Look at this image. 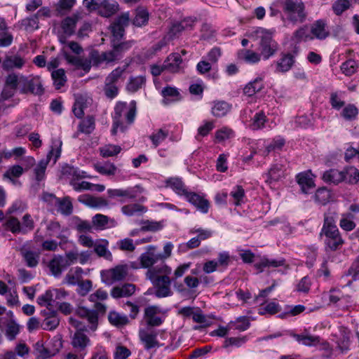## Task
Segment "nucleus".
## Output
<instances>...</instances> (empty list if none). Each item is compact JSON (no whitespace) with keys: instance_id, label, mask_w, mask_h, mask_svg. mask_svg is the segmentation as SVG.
Masks as SVG:
<instances>
[{"instance_id":"1","label":"nucleus","mask_w":359,"mask_h":359,"mask_svg":"<svg viewBox=\"0 0 359 359\" xmlns=\"http://www.w3.org/2000/svg\"><path fill=\"white\" fill-rule=\"evenodd\" d=\"M110 43L111 49L109 50L100 53L97 50H93L90 52V58L93 65L98 66L103 62L109 64L121 60L123 54L132 48L135 41L134 40L111 41Z\"/></svg>"},{"instance_id":"2","label":"nucleus","mask_w":359,"mask_h":359,"mask_svg":"<svg viewBox=\"0 0 359 359\" xmlns=\"http://www.w3.org/2000/svg\"><path fill=\"white\" fill-rule=\"evenodd\" d=\"M283 10L286 19L292 25L303 23L306 19L307 13L302 1L283 0Z\"/></svg>"},{"instance_id":"3","label":"nucleus","mask_w":359,"mask_h":359,"mask_svg":"<svg viewBox=\"0 0 359 359\" xmlns=\"http://www.w3.org/2000/svg\"><path fill=\"white\" fill-rule=\"evenodd\" d=\"M62 142L55 141L53 142L51 150L48 153L46 158L41 159L34 168L36 180L41 181L45 176V172L51 158L54 156L53 163H55L61 154Z\"/></svg>"},{"instance_id":"4","label":"nucleus","mask_w":359,"mask_h":359,"mask_svg":"<svg viewBox=\"0 0 359 359\" xmlns=\"http://www.w3.org/2000/svg\"><path fill=\"white\" fill-rule=\"evenodd\" d=\"M20 92L22 94L32 93L41 95L43 94L44 89L39 76L20 75Z\"/></svg>"},{"instance_id":"5","label":"nucleus","mask_w":359,"mask_h":359,"mask_svg":"<svg viewBox=\"0 0 359 359\" xmlns=\"http://www.w3.org/2000/svg\"><path fill=\"white\" fill-rule=\"evenodd\" d=\"M325 236L324 241L326 249L329 251H337L340 249L344 243V240L338 229H333L329 230L321 231L320 236Z\"/></svg>"},{"instance_id":"6","label":"nucleus","mask_w":359,"mask_h":359,"mask_svg":"<svg viewBox=\"0 0 359 359\" xmlns=\"http://www.w3.org/2000/svg\"><path fill=\"white\" fill-rule=\"evenodd\" d=\"M128 13H124L118 16L109 26L111 33V41H121L125 35V28L129 25Z\"/></svg>"},{"instance_id":"7","label":"nucleus","mask_w":359,"mask_h":359,"mask_svg":"<svg viewBox=\"0 0 359 359\" xmlns=\"http://www.w3.org/2000/svg\"><path fill=\"white\" fill-rule=\"evenodd\" d=\"M128 273V267L124 265H118L108 271L101 273L102 281L108 285H112L114 282L121 281L125 279Z\"/></svg>"},{"instance_id":"8","label":"nucleus","mask_w":359,"mask_h":359,"mask_svg":"<svg viewBox=\"0 0 359 359\" xmlns=\"http://www.w3.org/2000/svg\"><path fill=\"white\" fill-rule=\"evenodd\" d=\"M156 289L155 295L158 298L170 297L172 294L170 289L172 280L168 276H161L150 280Z\"/></svg>"},{"instance_id":"9","label":"nucleus","mask_w":359,"mask_h":359,"mask_svg":"<svg viewBox=\"0 0 359 359\" xmlns=\"http://www.w3.org/2000/svg\"><path fill=\"white\" fill-rule=\"evenodd\" d=\"M260 55L264 60H268L278 50V43L269 34L261 36L259 42Z\"/></svg>"},{"instance_id":"10","label":"nucleus","mask_w":359,"mask_h":359,"mask_svg":"<svg viewBox=\"0 0 359 359\" xmlns=\"http://www.w3.org/2000/svg\"><path fill=\"white\" fill-rule=\"evenodd\" d=\"M158 332L151 327L141 329L139 332V337L146 350L160 346L157 339Z\"/></svg>"},{"instance_id":"11","label":"nucleus","mask_w":359,"mask_h":359,"mask_svg":"<svg viewBox=\"0 0 359 359\" xmlns=\"http://www.w3.org/2000/svg\"><path fill=\"white\" fill-rule=\"evenodd\" d=\"M311 34L319 40H324L330 36L326 21L323 19L315 21L311 27Z\"/></svg>"},{"instance_id":"12","label":"nucleus","mask_w":359,"mask_h":359,"mask_svg":"<svg viewBox=\"0 0 359 359\" xmlns=\"http://www.w3.org/2000/svg\"><path fill=\"white\" fill-rule=\"evenodd\" d=\"M48 266L53 276L59 277L61 276L62 271L69 266V264L64 257L55 255L49 262Z\"/></svg>"},{"instance_id":"13","label":"nucleus","mask_w":359,"mask_h":359,"mask_svg":"<svg viewBox=\"0 0 359 359\" xmlns=\"http://www.w3.org/2000/svg\"><path fill=\"white\" fill-rule=\"evenodd\" d=\"M25 64V60L20 55H6L1 67L5 71H11L14 69H21Z\"/></svg>"},{"instance_id":"14","label":"nucleus","mask_w":359,"mask_h":359,"mask_svg":"<svg viewBox=\"0 0 359 359\" xmlns=\"http://www.w3.org/2000/svg\"><path fill=\"white\" fill-rule=\"evenodd\" d=\"M135 290L136 286L134 284L124 283L114 287L111 290L110 294L114 299L129 297L135 292Z\"/></svg>"},{"instance_id":"15","label":"nucleus","mask_w":359,"mask_h":359,"mask_svg":"<svg viewBox=\"0 0 359 359\" xmlns=\"http://www.w3.org/2000/svg\"><path fill=\"white\" fill-rule=\"evenodd\" d=\"M185 198L201 212L207 213L208 212L210 205L208 201L198 194L189 191Z\"/></svg>"},{"instance_id":"16","label":"nucleus","mask_w":359,"mask_h":359,"mask_svg":"<svg viewBox=\"0 0 359 359\" xmlns=\"http://www.w3.org/2000/svg\"><path fill=\"white\" fill-rule=\"evenodd\" d=\"M182 59L179 53L170 54L163 62V67L170 73H177L180 70Z\"/></svg>"},{"instance_id":"17","label":"nucleus","mask_w":359,"mask_h":359,"mask_svg":"<svg viewBox=\"0 0 359 359\" xmlns=\"http://www.w3.org/2000/svg\"><path fill=\"white\" fill-rule=\"evenodd\" d=\"M171 273V268L163 262L160 265L149 269L146 273V276L149 280H153L161 276H169Z\"/></svg>"},{"instance_id":"18","label":"nucleus","mask_w":359,"mask_h":359,"mask_svg":"<svg viewBox=\"0 0 359 359\" xmlns=\"http://www.w3.org/2000/svg\"><path fill=\"white\" fill-rule=\"evenodd\" d=\"M149 250H155L154 246H149ZM162 259L161 254H155L150 250L143 253L140 256V264L142 267L150 269L158 260Z\"/></svg>"},{"instance_id":"19","label":"nucleus","mask_w":359,"mask_h":359,"mask_svg":"<svg viewBox=\"0 0 359 359\" xmlns=\"http://www.w3.org/2000/svg\"><path fill=\"white\" fill-rule=\"evenodd\" d=\"M97 13L103 17H110L118 10V4L115 2H110L109 0L100 1L99 7H97Z\"/></svg>"},{"instance_id":"20","label":"nucleus","mask_w":359,"mask_h":359,"mask_svg":"<svg viewBox=\"0 0 359 359\" xmlns=\"http://www.w3.org/2000/svg\"><path fill=\"white\" fill-rule=\"evenodd\" d=\"M92 222L97 229H104L116 226L117 223L114 219H110L107 216L97 214L92 218Z\"/></svg>"},{"instance_id":"21","label":"nucleus","mask_w":359,"mask_h":359,"mask_svg":"<svg viewBox=\"0 0 359 359\" xmlns=\"http://www.w3.org/2000/svg\"><path fill=\"white\" fill-rule=\"evenodd\" d=\"M344 171H339L337 169H330L325 171L323 175V180L327 183L337 184L344 180Z\"/></svg>"},{"instance_id":"22","label":"nucleus","mask_w":359,"mask_h":359,"mask_svg":"<svg viewBox=\"0 0 359 359\" xmlns=\"http://www.w3.org/2000/svg\"><path fill=\"white\" fill-rule=\"evenodd\" d=\"M20 252L28 267L34 268L38 265L40 257L39 252L22 248Z\"/></svg>"},{"instance_id":"23","label":"nucleus","mask_w":359,"mask_h":359,"mask_svg":"<svg viewBox=\"0 0 359 359\" xmlns=\"http://www.w3.org/2000/svg\"><path fill=\"white\" fill-rule=\"evenodd\" d=\"M161 95L163 97V103L169 104L171 102L181 100V95L177 88L171 86H166L163 88Z\"/></svg>"},{"instance_id":"24","label":"nucleus","mask_w":359,"mask_h":359,"mask_svg":"<svg viewBox=\"0 0 359 359\" xmlns=\"http://www.w3.org/2000/svg\"><path fill=\"white\" fill-rule=\"evenodd\" d=\"M55 205L57 207V211L65 216L70 215L73 212V205L69 196L56 199Z\"/></svg>"},{"instance_id":"25","label":"nucleus","mask_w":359,"mask_h":359,"mask_svg":"<svg viewBox=\"0 0 359 359\" xmlns=\"http://www.w3.org/2000/svg\"><path fill=\"white\" fill-rule=\"evenodd\" d=\"M83 272V270L81 267L71 269L66 274L64 283L72 285H77L82 278Z\"/></svg>"},{"instance_id":"26","label":"nucleus","mask_w":359,"mask_h":359,"mask_svg":"<svg viewBox=\"0 0 359 359\" xmlns=\"http://www.w3.org/2000/svg\"><path fill=\"white\" fill-rule=\"evenodd\" d=\"M297 182L301 187L302 191L308 194L309 190L315 187L314 182L306 172H302L297 176Z\"/></svg>"},{"instance_id":"27","label":"nucleus","mask_w":359,"mask_h":359,"mask_svg":"<svg viewBox=\"0 0 359 359\" xmlns=\"http://www.w3.org/2000/svg\"><path fill=\"white\" fill-rule=\"evenodd\" d=\"M285 259L283 258L280 259H268L264 257L259 263H257L255 265V266L262 272L263 271V268L264 267H273L276 268L281 266L285 265Z\"/></svg>"},{"instance_id":"28","label":"nucleus","mask_w":359,"mask_h":359,"mask_svg":"<svg viewBox=\"0 0 359 359\" xmlns=\"http://www.w3.org/2000/svg\"><path fill=\"white\" fill-rule=\"evenodd\" d=\"M314 36H312L308 32V27L304 25L298 28L292 34L291 40L295 43H299L302 41H306L308 40H313Z\"/></svg>"},{"instance_id":"29","label":"nucleus","mask_w":359,"mask_h":359,"mask_svg":"<svg viewBox=\"0 0 359 359\" xmlns=\"http://www.w3.org/2000/svg\"><path fill=\"white\" fill-rule=\"evenodd\" d=\"M34 353L37 358L46 359L55 354V351H51L45 347L43 341H38L34 344Z\"/></svg>"},{"instance_id":"30","label":"nucleus","mask_w":359,"mask_h":359,"mask_svg":"<svg viewBox=\"0 0 359 359\" xmlns=\"http://www.w3.org/2000/svg\"><path fill=\"white\" fill-rule=\"evenodd\" d=\"M294 62V57L291 54H283L280 60L277 62L276 69L278 72H286L291 69Z\"/></svg>"},{"instance_id":"31","label":"nucleus","mask_w":359,"mask_h":359,"mask_svg":"<svg viewBox=\"0 0 359 359\" xmlns=\"http://www.w3.org/2000/svg\"><path fill=\"white\" fill-rule=\"evenodd\" d=\"M264 88V83L261 77L256 78L253 81L248 83L243 88L245 95L250 97L260 91Z\"/></svg>"},{"instance_id":"32","label":"nucleus","mask_w":359,"mask_h":359,"mask_svg":"<svg viewBox=\"0 0 359 359\" xmlns=\"http://www.w3.org/2000/svg\"><path fill=\"white\" fill-rule=\"evenodd\" d=\"M61 173L67 177H72V180H77L79 179L87 177L85 172H80L74 166L66 164L62 167Z\"/></svg>"},{"instance_id":"33","label":"nucleus","mask_w":359,"mask_h":359,"mask_svg":"<svg viewBox=\"0 0 359 359\" xmlns=\"http://www.w3.org/2000/svg\"><path fill=\"white\" fill-rule=\"evenodd\" d=\"M146 79L143 76L130 77L126 86L127 91L135 93L139 90L145 84Z\"/></svg>"},{"instance_id":"34","label":"nucleus","mask_w":359,"mask_h":359,"mask_svg":"<svg viewBox=\"0 0 359 359\" xmlns=\"http://www.w3.org/2000/svg\"><path fill=\"white\" fill-rule=\"evenodd\" d=\"M293 337L299 343L304 346H315L320 343V337L318 336L309 334H294Z\"/></svg>"},{"instance_id":"35","label":"nucleus","mask_w":359,"mask_h":359,"mask_svg":"<svg viewBox=\"0 0 359 359\" xmlns=\"http://www.w3.org/2000/svg\"><path fill=\"white\" fill-rule=\"evenodd\" d=\"M337 213L335 211L329 210L324 214V223L321 231L337 229L336 219Z\"/></svg>"},{"instance_id":"36","label":"nucleus","mask_w":359,"mask_h":359,"mask_svg":"<svg viewBox=\"0 0 359 359\" xmlns=\"http://www.w3.org/2000/svg\"><path fill=\"white\" fill-rule=\"evenodd\" d=\"M166 184L178 195L184 196L185 197L189 192L186 189L184 183L179 178H170L167 180Z\"/></svg>"},{"instance_id":"37","label":"nucleus","mask_w":359,"mask_h":359,"mask_svg":"<svg viewBox=\"0 0 359 359\" xmlns=\"http://www.w3.org/2000/svg\"><path fill=\"white\" fill-rule=\"evenodd\" d=\"M108 241L102 240L99 243L94 245V252L99 256L104 257L106 259L111 260L112 255L110 251L107 250Z\"/></svg>"},{"instance_id":"38","label":"nucleus","mask_w":359,"mask_h":359,"mask_svg":"<svg viewBox=\"0 0 359 359\" xmlns=\"http://www.w3.org/2000/svg\"><path fill=\"white\" fill-rule=\"evenodd\" d=\"M88 337L81 332H76L72 339V346L74 348H79L81 351L84 350L89 344Z\"/></svg>"},{"instance_id":"39","label":"nucleus","mask_w":359,"mask_h":359,"mask_svg":"<svg viewBox=\"0 0 359 359\" xmlns=\"http://www.w3.org/2000/svg\"><path fill=\"white\" fill-rule=\"evenodd\" d=\"M88 107L87 99L83 96H79L76 97L73 107V113L78 118H81L84 115V109Z\"/></svg>"},{"instance_id":"40","label":"nucleus","mask_w":359,"mask_h":359,"mask_svg":"<svg viewBox=\"0 0 359 359\" xmlns=\"http://www.w3.org/2000/svg\"><path fill=\"white\" fill-rule=\"evenodd\" d=\"M194 22L192 19L187 18L181 22L174 23L170 29V34L175 36L184 29L191 28Z\"/></svg>"},{"instance_id":"41","label":"nucleus","mask_w":359,"mask_h":359,"mask_svg":"<svg viewBox=\"0 0 359 359\" xmlns=\"http://www.w3.org/2000/svg\"><path fill=\"white\" fill-rule=\"evenodd\" d=\"M51 76L54 81V86L57 90L60 89L67 82L65 72L63 69H58L53 71Z\"/></svg>"},{"instance_id":"42","label":"nucleus","mask_w":359,"mask_h":359,"mask_svg":"<svg viewBox=\"0 0 359 359\" xmlns=\"http://www.w3.org/2000/svg\"><path fill=\"white\" fill-rule=\"evenodd\" d=\"M315 201L320 205L327 204L331 198L330 191L326 189L325 187L319 188L315 195H314Z\"/></svg>"},{"instance_id":"43","label":"nucleus","mask_w":359,"mask_h":359,"mask_svg":"<svg viewBox=\"0 0 359 359\" xmlns=\"http://www.w3.org/2000/svg\"><path fill=\"white\" fill-rule=\"evenodd\" d=\"M5 227L11 231L13 233H25V231L22 228L21 224L18 218L15 217H9L4 224Z\"/></svg>"},{"instance_id":"44","label":"nucleus","mask_w":359,"mask_h":359,"mask_svg":"<svg viewBox=\"0 0 359 359\" xmlns=\"http://www.w3.org/2000/svg\"><path fill=\"white\" fill-rule=\"evenodd\" d=\"M121 147L115 144H107L100 148V155L104 158L113 157L118 155Z\"/></svg>"},{"instance_id":"45","label":"nucleus","mask_w":359,"mask_h":359,"mask_svg":"<svg viewBox=\"0 0 359 359\" xmlns=\"http://www.w3.org/2000/svg\"><path fill=\"white\" fill-rule=\"evenodd\" d=\"M230 110L229 104L224 101H219L215 103L212 108V114L216 117L225 116Z\"/></svg>"},{"instance_id":"46","label":"nucleus","mask_w":359,"mask_h":359,"mask_svg":"<svg viewBox=\"0 0 359 359\" xmlns=\"http://www.w3.org/2000/svg\"><path fill=\"white\" fill-rule=\"evenodd\" d=\"M20 23L27 32H32L39 28V18L36 14L22 20Z\"/></svg>"},{"instance_id":"47","label":"nucleus","mask_w":359,"mask_h":359,"mask_svg":"<svg viewBox=\"0 0 359 359\" xmlns=\"http://www.w3.org/2000/svg\"><path fill=\"white\" fill-rule=\"evenodd\" d=\"M127 67L128 65L123 66V67H118L106 77L104 81L116 85V82L119 79H121L123 73L126 72Z\"/></svg>"},{"instance_id":"48","label":"nucleus","mask_w":359,"mask_h":359,"mask_svg":"<svg viewBox=\"0 0 359 359\" xmlns=\"http://www.w3.org/2000/svg\"><path fill=\"white\" fill-rule=\"evenodd\" d=\"M76 3V0H60L56 4L57 15H63L70 11Z\"/></svg>"},{"instance_id":"49","label":"nucleus","mask_w":359,"mask_h":359,"mask_svg":"<svg viewBox=\"0 0 359 359\" xmlns=\"http://www.w3.org/2000/svg\"><path fill=\"white\" fill-rule=\"evenodd\" d=\"M95 129V119L93 116H88L79 124V130L85 134H90Z\"/></svg>"},{"instance_id":"50","label":"nucleus","mask_w":359,"mask_h":359,"mask_svg":"<svg viewBox=\"0 0 359 359\" xmlns=\"http://www.w3.org/2000/svg\"><path fill=\"white\" fill-rule=\"evenodd\" d=\"M108 319L111 324L116 326L125 325L128 323V319L126 316H122L115 311H111L109 313Z\"/></svg>"},{"instance_id":"51","label":"nucleus","mask_w":359,"mask_h":359,"mask_svg":"<svg viewBox=\"0 0 359 359\" xmlns=\"http://www.w3.org/2000/svg\"><path fill=\"white\" fill-rule=\"evenodd\" d=\"M345 182L355 184L359 181V170L354 167H348L345 169Z\"/></svg>"},{"instance_id":"52","label":"nucleus","mask_w":359,"mask_h":359,"mask_svg":"<svg viewBox=\"0 0 359 359\" xmlns=\"http://www.w3.org/2000/svg\"><path fill=\"white\" fill-rule=\"evenodd\" d=\"M358 69V64L354 60H348L343 62L341 70L346 76H351L355 74Z\"/></svg>"},{"instance_id":"53","label":"nucleus","mask_w":359,"mask_h":359,"mask_svg":"<svg viewBox=\"0 0 359 359\" xmlns=\"http://www.w3.org/2000/svg\"><path fill=\"white\" fill-rule=\"evenodd\" d=\"M60 323V319L57 316V313L53 316H49L48 318H45L43 323V328L46 330H55Z\"/></svg>"},{"instance_id":"54","label":"nucleus","mask_w":359,"mask_h":359,"mask_svg":"<svg viewBox=\"0 0 359 359\" xmlns=\"http://www.w3.org/2000/svg\"><path fill=\"white\" fill-rule=\"evenodd\" d=\"M19 325L15 323V320L11 319L6 324V335L8 339L13 340L16 335L19 333Z\"/></svg>"},{"instance_id":"55","label":"nucleus","mask_w":359,"mask_h":359,"mask_svg":"<svg viewBox=\"0 0 359 359\" xmlns=\"http://www.w3.org/2000/svg\"><path fill=\"white\" fill-rule=\"evenodd\" d=\"M239 57L249 63H256L260 60L261 55L250 50H244L239 54Z\"/></svg>"},{"instance_id":"56","label":"nucleus","mask_w":359,"mask_h":359,"mask_svg":"<svg viewBox=\"0 0 359 359\" xmlns=\"http://www.w3.org/2000/svg\"><path fill=\"white\" fill-rule=\"evenodd\" d=\"M121 210L124 215L131 216L139 212H145L146 208L143 205L135 203L123 206Z\"/></svg>"},{"instance_id":"57","label":"nucleus","mask_w":359,"mask_h":359,"mask_svg":"<svg viewBox=\"0 0 359 359\" xmlns=\"http://www.w3.org/2000/svg\"><path fill=\"white\" fill-rule=\"evenodd\" d=\"M96 170L102 175H114L116 170V167L111 163H105L104 165H96Z\"/></svg>"},{"instance_id":"58","label":"nucleus","mask_w":359,"mask_h":359,"mask_svg":"<svg viewBox=\"0 0 359 359\" xmlns=\"http://www.w3.org/2000/svg\"><path fill=\"white\" fill-rule=\"evenodd\" d=\"M149 20V13L145 10H139L135 18L133 20V24L137 27L144 25Z\"/></svg>"},{"instance_id":"59","label":"nucleus","mask_w":359,"mask_h":359,"mask_svg":"<svg viewBox=\"0 0 359 359\" xmlns=\"http://www.w3.org/2000/svg\"><path fill=\"white\" fill-rule=\"evenodd\" d=\"M23 172V168L18 165L11 167L4 175L5 178L9 179L13 183H15V180L12 177H19Z\"/></svg>"},{"instance_id":"60","label":"nucleus","mask_w":359,"mask_h":359,"mask_svg":"<svg viewBox=\"0 0 359 359\" xmlns=\"http://www.w3.org/2000/svg\"><path fill=\"white\" fill-rule=\"evenodd\" d=\"M76 27V20L72 18L67 17L62 22V28L63 32L70 36L74 32Z\"/></svg>"},{"instance_id":"61","label":"nucleus","mask_w":359,"mask_h":359,"mask_svg":"<svg viewBox=\"0 0 359 359\" xmlns=\"http://www.w3.org/2000/svg\"><path fill=\"white\" fill-rule=\"evenodd\" d=\"M53 294L51 290H46L44 294L37 298V303L41 306H52Z\"/></svg>"},{"instance_id":"62","label":"nucleus","mask_w":359,"mask_h":359,"mask_svg":"<svg viewBox=\"0 0 359 359\" xmlns=\"http://www.w3.org/2000/svg\"><path fill=\"white\" fill-rule=\"evenodd\" d=\"M358 114V110L353 104H348L342 110L341 116L346 120H353L355 118Z\"/></svg>"},{"instance_id":"63","label":"nucleus","mask_w":359,"mask_h":359,"mask_svg":"<svg viewBox=\"0 0 359 359\" xmlns=\"http://www.w3.org/2000/svg\"><path fill=\"white\" fill-rule=\"evenodd\" d=\"M168 136V131L163 129H159L156 133L150 136V139L155 147H157L161 142L165 140Z\"/></svg>"},{"instance_id":"64","label":"nucleus","mask_w":359,"mask_h":359,"mask_svg":"<svg viewBox=\"0 0 359 359\" xmlns=\"http://www.w3.org/2000/svg\"><path fill=\"white\" fill-rule=\"evenodd\" d=\"M349 7L350 3L348 0H337L332 5L333 11L337 15H341Z\"/></svg>"}]
</instances>
